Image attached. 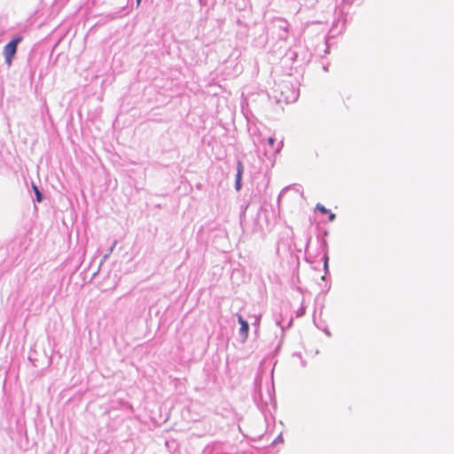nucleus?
I'll list each match as a JSON object with an SVG mask.
<instances>
[{"instance_id": "obj_1", "label": "nucleus", "mask_w": 454, "mask_h": 454, "mask_svg": "<svg viewBox=\"0 0 454 454\" xmlns=\"http://www.w3.org/2000/svg\"><path fill=\"white\" fill-rule=\"evenodd\" d=\"M262 376H256L254 380V400L260 401L266 406L269 404H275V388L273 383V377H270V386H267L265 393L262 390Z\"/></svg>"}, {"instance_id": "obj_2", "label": "nucleus", "mask_w": 454, "mask_h": 454, "mask_svg": "<svg viewBox=\"0 0 454 454\" xmlns=\"http://www.w3.org/2000/svg\"><path fill=\"white\" fill-rule=\"evenodd\" d=\"M21 41L22 36L16 35L4 47L3 54L4 57V62L8 67H11L12 60L17 53L18 45Z\"/></svg>"}, {"instance_id": "obj_3", "label": "nucleus", "mask_w": 454, "mask_h": 454, "mask_svg": "<svg viewBox=\"0 0 454 454\" xmlns=\"http://www.w3.org/2000/svg\"><path fill=\"white\" fill-rule=\"evenodd\" d=\"M289 23L282 18H276L272 21L273 34H276L278 38L286 41L289 36Z\"/></svg>"}, {"instance_id": "obj_4", "label": "nucleus", "mask_w": 454, "mask_h": 454, "mask_svg": "<svg viewBox=\"0 0 454 454\" xmlns=\"http://www.w3.org/2000/svg\"><path fill=\"white\" fill-rule=\"evenodd\" d=\"M238 322L240 325L239 331V337L241 343H245L248 337L249 325L241 315H238Z\"/></svg>"}, {"instance_id": "obj_5", "label": "nucleus", "mask_w": 454, "mask_h": 454, "mask_svg": "<svg viewBox=\"0 0 454 454\" xmlns=\"http://www.w3.org/2000/svg\"><path fill=\"white\" fill-rule=\"evenodd\" d=\"M320 247H321V249L324 252L322 260H323V262H324L325 275L322 277V279L325 280L326 279V275L329 274L328 245H327V241L325 239H321L320 240Z\"/></svg>"}, {"instance_id": "obj_6", "label": "nucleus", "mask_w": 454, "mask_h": 454, "mask_svg": "<svg viewBox=\"0 0 454 454\" xmlns=\"http://www.w3.org/2000/svg\"><path fill=\"white\" fill-rule=\"evenodd\" d=\"M237 173L235 177V190L240 191L242 188V176L244 173V166L241 160L237 161Z\"/></svg>"}, {"instance_id": "obj_7", "label": "nucleus", "mask_w": 454, "mask_h": 454, "mask_svg": "<svg viewBox=\"0 0 454 454\" xmlns=\"http://www.w3.org/2000/svg\"><path fill=\"white\" fill-rule=\"evenodd\" d=\"M285 88H286L287 90H291L292 95H291V97H288V96L285 97L284 100L286 103H291V102L296 101L298 98V93L296 91L291 90V88L288 85H286Z\"/></svg>"}, {"instance_id": "obj_8", "label": "nucleus", "mask_w": 454, "mask_h": 454, "mask_svg": "<svg viewBox=\"0 0 454 454\" xmlns=\"http://www.w3.org/2000/svg\"><path fill=\"white\" fill-rule=\"evenodd\" d=\"M122 10H119L118 12H109L105 15L107 20H114L116 19H119L122 16L121 14Z\"/></svg>"}, {"instance_id": "obj_9", "label": "nucleus", "mask_w": 454, "mask_h": 454, "mask_svg": "<svg viewBox=\"0 0 454 454\" xmlns=\"http://www.w3.org/2000/svg\"><path fill=\"white\" fill-rule=\"evenodd\" d=\"M32 187L34 193L35 195V200L37 202H42L44 199L43 192L39 190V188L36 185L33 184Z\"/></svg>"}, {"instance_id": "obj_10", "label": "nucleus", "mask_w": 454, "mask_h": 454, "mask_svg": "<svg viewBox=\"0 0 454 454\" xmlns=\"http://www.w3.org/2000/svg\"><path fill=\"white\" fill-rule=\"evenodd\" d=\"M293 62L298 61L299 52L295 50H289V51L286 55Z\"/></svg>"}, {"instance_id": "obj_11", "label": "nucleus", "mask_w": 454, "mask_h": 454, "mask_svg": "<svg viewBox=\"0 0 454 454\" xmlns=\"http://www.w3.org/2000/svg\"><path fill=\"white\" fill-rule=\"evenodd\" d=\"M118 241L114 240L112 244V246L107 249L106 253L103 255V262H106L111 255V254L114 252Z\"/></svg>"}, {"instance_id": "obj_12", "label": "nucleus", "mask_w": 454, "mask_h": 454, "mask_svg": "<svg viewBox=\"0 0 454 454\" xmlns=\"http://www.w3.org/2000/svg\"><path fill=\"white\" fill-rule=\"evenodd\" d=\"M316 210H317L318 212H320L323 215H326V214L330 213V210L320 203L317 204Z\"/></svg>"}, {"instance_id": "obj_13", "label": "nucleus", "mask_w": 454, "mask_h": 454, "mask_svg": "<svg viewBox=\"0 0 454 454\" xmlns=\"http://www.w3.org/2000/svg\"><path fill=\"white\" fill-rule=\"evenodd\" d=\"M305 314V307L301 306L296 312L297 317H301Z\"/></svg>"}, {"instance_id": "obj_14", "label": "nucleus", "mask_w": 454, "mask_h": 454, "mask_svg": "<svg viewBox=\"0 0 454 454\" xmlns=\"http://www.w3.org/2000/svg\"><path fill=\"white\" fill-rule=\"evenodd\" d=\"M248 207H249V204H248V203H247V204H246L244 207H243V206L241 207V208H242V210H241V214H240V218H241V219L243 218V216H245L246 211H247V209L248 208Z\"/></svg>"}, {"instance_id": "obj_15", "label": "nucleus", "mask_w": 454, "mask_h": 454, "mask_svg": "<svg viewBox=\"0 0 454 454\" xmlns=\"http://www.w3.org/2000/svg\"><path fill=\"white\" fill-rule=\"evenodd\" d=\"M275 142H276V139L272 137H269L268 138V145L273 148L274 145H275Z\"/></svg>"}, {"instance_id": "obj_16", "label": "nucleus", "mask_w": 454, "mask_h": 454, "mask_svg": "<svg viewBox=\"0 0 454 454\" xmlns=\"http://www.w3.org/2000/svg\"><path fill=\"white\" fill-rule=\"evenodd\" d=\"M327 215L329 222H333L335 220L336 215L334 213L330 211V213H328Z\"/></svg>"}, {"instance_id": "obj_17", "label": "nucleus", "mask_w": 454, "mask_h": 454, "mask_svg": "<svg viewBox=\"0 0 454 454\" xmlns=\"http://www.w3.org/2000/svg\"><path fill=\"white\" fill-rule=\"evenodd\" d=\"M282 147H283V142L281 141V142H279L277 149L275 150V153H278L281 151Z\"/></svg>"}, {"instance_id": "obj_18", "label": "nucleus", "mask_w": 454, "mask_h": 454, "mask_svg": "<svg viewBox=\"0 0 454 454\" xmlns=\"http://www.w3.org/2000/svg\"><path fill=\"white\" fill-rule=\"evenodd\" d=\"M310 59V55L309 56H304L301 59L302 62H309Z\"/></svg>"}, {"instance_id": "obj_19", "label": "nucleus", "mask_w": 454, "mask_h": 454, "mask_svg": "<svg viewBox=\"0 0 454 454\" xmlns=\"http://www.w3.org/2000/svg\"><path fill=\"white\" fill-rule=\"evenodd\" d=\"M123 407L127 408V409H131L132 408L131 405L129 403H127V402L123 403Z\"/></svg>"}, {"instance_id": "obj_20", "label": "nucleus", "mask_w": 454, "mask_h": 454, "mask_svg": "<svg viewBox=\"0 0 454 454\" xmlns=\"http://www.w3.org/2000/svg\"><path fill=\"white\" fill-rule=\"evenodd\" d=\"M324 332H325V333L327 336H329V337L332 335V334H331V332H330L328 329H325V330H324Z\"/></svg>"}, {"instance_id": "obj_21", "label": "nucleus", "mask_w": 454, "mask_h": 454, "mask_svg": "<svg viewBox=\"0 0 454 454\" xmlns=\"http://www.w3.org/2000/svg\"><path fill=\"white\" fill-rule=\"evenodd\" d=\"M277 325H278L281 327V329L284 331L285 327L280 325V322L278 320L277 321Z\"/></svg>"}, {"instance_id": "obj_22", "label": "nucleus", "mask_w": 454, "mask_h": 454, "mask_svg": "<svg viewBox=\"0 0 454 454\" xmlns=\"http://www.w3.org/2000/svg\"><path fill=\"white\" fill-rule=\"evenodd\" d=\"M292 323H293V319H290L289 322H288L287 327H290Z\"/></svg>"}, {"instance_id": "obj_23", "label": "nucleus", "mask_w": 454, "mask_h": 454, "mask_svg": "<svg viewBox=\"0 0 454 454\" xmlns=\"http://www.w3.org/2000/svg\"><path fill=\"white\" fill-rule=\"evenodd\" d=\"M323 68H324V70H325V71H327V70H328L327 66H324V67H323Z\"/></svg>"}, {"instance_id": "obj_24", "label": "nucleus", "mask_w": 454, "mask_h": 454, "mask_svg": "<svg viewBox=\"0 0 454 454\" xmlns=\"http://www.w3.org/2000/svg\"><path fill=\"white\" fill-rule=\"evenodd\" d=\"M142 0H137V4L139 5Z\"/></svg>"}]
</instances>
